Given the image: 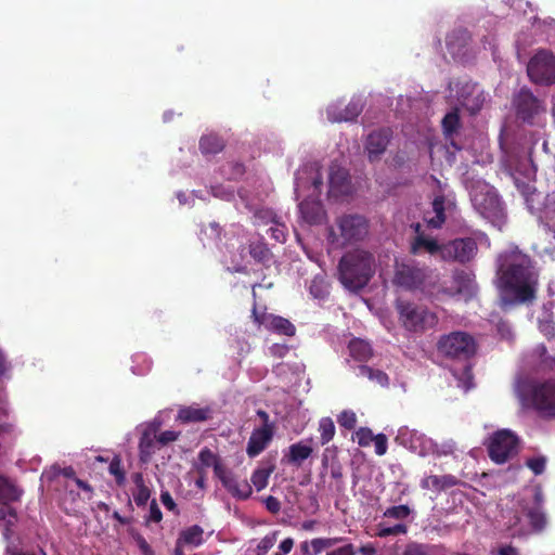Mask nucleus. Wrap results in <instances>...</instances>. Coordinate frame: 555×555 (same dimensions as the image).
I'll list each match as a JSON object with an SVG mask.
<instances>
[{
  "label": "nucleus",
  "instance_id": "obj_1",
  "mask_svg": "<svg viewBox=\"0 0 555 555\" xmlns=\"http://www.w3.org/2000/svg\"><path fill=\"white\" fill-rule=\"evenodd\" d=\"M498 274L503 288L518 304L532 302L537 298L539 273L527 254L511 247L496 258Z\"/></svg>",
  "mask_w": 555,
  "mask_h": 555
},
{
  "label": "nucleus",
  "instance_id": "obj_2",
  "mask_svg": "<svg viewBox=\"0 0 555 555\" xmlns=\"http://www.w3.org/2000/svg\"><path fill=\"white\" fill-rule=\"evenodd\" d=\"M375 273V257L364 249H353L343 255L337 274L343 286L350 292L363 289Z\"/></svg>",
  "mask_w": 555,
  "mask_h": 555
},
{
  "label": "nucleus",
  "instance_id": "obj_3",
  "mask_svg": "<svg viewBox=\"0 0 555 555\" xmlns=\"http://www.w3.org/2000/svg\"><path fill=\"white\" fill-rule=\"evenodd\" d=\"M171 409L162 410L152 421L141 424L139 451L162 450L180 440L182 436L180 430L163 429L171 420Z\"/></svg>",
  "mask_w": 555,
  "mask_h": 555
},
{
  "label": "nucleus",
  "instance_id": "obj_4",
  "mask_svg": "<svg viewBox=\"0 0 555 555\" xmlns=\"http://www.w3.org/2000/svg\"><path fill=\"white\" fill-rule=\"evenodd\" d=\"M524 404L540 417L555 418V379L532 380L522 390Z\"/></svg>",
  "mask_w": 555,
  "mask_h": 555
},
{
  "label": "nucleus",
  "instance_id": "obj_5",
  "mask_svg": "<svg viewBox=\"0 0 555 555\" xmlns=\"http://www.w3.org/2000/svg\"><path fill=\"white\" fill-rule=\"evenodd\" d=\"M437 350L448 359L468 361L477 352V343L469 333L454 331L438 339Z\"/></svg>",
  "mask_w": 555,
  "mask_h": 555
},
{
  "label": "nucleus",
  "instance_id": "obj_6",
  "mask_svg": "<svg viewBox=\"0 0 555 555\" xmlns=\"http://www.w3.org/2000/svg\"><path fill=\"white\" fill-rule=\"evenodd\" d=\"M396 308L399 320L408 331L423 332L437 323V317L424 306L398 300Z\"/></svg>",
  "mask_w": 555,
  "mask_h": 555
},
{
  "label": "nucleus",
  "instance_id": "obj_7",
  "mask_svg": "<svg viewBox=\"0 0 555 555\" xmlns=\"http://www.w3.org/2000/svg\"><path fill=\"white\" fill-rule=\"evenodd\" d=\"M516 117L525 124L535 125L538 118L546 112L545 104L532 91L524 87L512 100Z\"/></svg>",
  "mask_w": 555,
  "mask_h": 555
},
{
  "label": "nucleus",
  "instance_id": "obj_8",
  "mask_svg": "<svg viewBox=\"0 0 555 555\" xmlns=\"http://www.w3.org/2000/svg\"><path fill=\"white\" fill-rule=\"evenodd\" d=\"M527 74L535 85L551 86L555 83V54L547 50L538 51L527 65Z\"/></svg>",
  "mask_w": 555,
  "mask_h": 555
},
{
  "label": "nucleus",
  "instance_id": "obj_9",
  "mask_svg": "<svg viewBox=\"0 0 555 555\" xmlns=\"http://www.w3.org/2000/svg\"><path fill=\"white\" fill-rule=\"evenodd\" d=\"M427 279L425 268L413 261H396L392 284L405 291H416L423 287Z\"/></svg>",
  "mask_w": 555,
  "mask_h": 555
},
{
  "label": "nucleus",
  "instance_id": "obj_10",
  "mask_svg": "<svg viewBox=\"0 0 555 555\" xmlns=\"http://www.w3.org/2000/svg\"><path fill=\"white\" fill-rule=\"evenodd\" d=\"M478 253V245L473 237H457L443 243L442 260L462 264L470 262Z\"/></svg>",
  "mask_w": 555,
  "mask_h": 555
},
{
  "label": "nucleus",
  "instance_id": "obj_11",
  "mask_svg": "<svg viewBox=\"0 0 555 555\" xmlns=\"http://www.w3.org/2000/svg\"><path fill=\"white\" fill-rule=\"evenodd\" d=\"M343 243L363 240L369 231V224L364 217L359 215H346L337 220Z\"/></svg>",
  "mask_w": 555,
  "mask_h": 555
},
{
  "label": "nucleus",
  "instance_id": "obj_12",
  "mask_svg": "<svg viewBox=\"0 0 555 555\" xmlns=\"http://www.w3.org/2000/svg\"><path fill=\"white\" fill-rule=\"evenodd\" d=\"M251 318L258 326L262 325L266 330L279 335L292 337L296 333L295 325L288 319L272 313L259 314L257 312L256 304L251 311Z\"/></svg>",
  "mask_w": 555,
  "mask_h": 555
},
{
  "label": "nucleus",
  "instance_id": "obj_13",
  "mask_svg": "<svg viewBox=\"0 0 555 555\" xmlns=\"http://www.w3.org/2000/svg\"><path fill=\"white\" fill-rule=\"evenodd\" d=\"M391 130L389 128H382L372 131L364 143V151L371 163L380 159L382 155L386 152L387 146L391 139Z\"/></svg>",
  "mask_w": 555,
  "mask_h": 555
},
{
  "label": "nucleus",
  "instance_id": "obj_14",
  "mask_svg": "<svg viewBox=\"0 0 555 555\" xmlns=\"http://www.w3.org/2000/svg\"><path fill=\"white\" fill-rule=\"evenodd\" d=\"M396 442L410 451H435L437 447L430 438L408 428L399 429Z\"/></svg>",
  "mask_w": 555,
  "mask_h": 555
},
{
  "label": "nucleus",
  "instance_id": "obj_15",
  "mask_svg": "<svg viewBox=\"0 0 555 555\" xmlns=\"http://www.w3.org/2000/svg\"><path fill=\"white\" fill-rule=\"evenodd\" d=\"M212 417V410L209 406H199L196 403L191 405H179L175 422L180 424L203 423Z\"/></svg>",
  "mask_w": 555,
  "mask_h": 555
},
{
  "label": "nucleus",
  "instance_id": "obj_16",
  "mask_svg": "<svg viewBox=\"0 0 555 555\" xmlns=\"http://www.w3.org/2000/svg\"><path fill=\"white\" fill-rule=\"evenodd\" d=\"M520 447L518 436L511 429H499L492 434L487 451H516Z\"/></svg>",
  "mask_w": 555,
  "mask_h": 555
},
{
  "label": "nucleus",
  "instance_id": "obj_17",
  "mask_svg": "<svg viewBox=\"0 0 555 555\" xmlns=\"http://www.w3.org/2000/svg\"><path fill=\"white\" fill-rule=\"evenodd\" d=\"M363 111V103L360 99H351L344 107L332 105L327 108V118L333 122L353 121Z\"/></svg>",
  "mask_w": 555,
  "mask_h": 555
},
{
  "label": "nucleus",
  "instance_id": "obj_18",
  "mask_svg": "<svg viewBox=\"0 0 555 555\" xmlns=\"http://www.w3.org/2000/svg\"><path fill=\"white\" fill-rule=\"evenodd\" d=\"M220 481L227 491L234 498L246 500L251 494V487L246 479H238L231 470H221Z\"/></svg>",
  "mask_w": 555,
  "mask_h": 555
},
{
  "label": "nucleus",
  "instance_id": "obj_19",
  "mask_svg": "<svg viewBox=\"0 0 555 555\" xmlns=\"http://www.w3.org/2000/svg\"><path fill=\"white\" fill-rule=\"evenodd\" d=\"M330 194L332 196H343L350 192V177L346 169L332 166L328 175Z\"/></svg>",
  "mask_w": 555,
  "mask_h": 555
},
{
  "label": "nucleus",
  "instance_id": "obj_20",
  "mask_svg": "<svg viewBox=\"0 0 555 555\" xmlns=\"http://www.w3.org/2000/svg\"><path fill=\"white\" fill-rule=\"evenodd\" d=\"M352 441L357 442L361 448H367L374 442L375 451H387L388 439L385 434L374 435L369 427H360L352 434Z\"/></svg>",
  "mask_w": 555,
  "mask_h": 555
},
{
  "label": "nucleus",
  "instance_id": "obj_21",
  "mask_svg": "<svg viewBox=\"0 0 555 555\" xmlns=\"http://www.w3.org/2000/svg\"><path fill=\"white\" fill-rule=\"evenodd\" d=\"M442 247L437 240L426 236L425 233H418L415 235L410 243V253L414 256L427 253L431 256L439 255L442 260Z\"/></svg>",
  "mask_w": 555,
  "mask_h": 555
},
{
  "label": "nucleus",
  "instance_id": "obj_22",
  "mask_svg": "<svg viewBox=\"0 0 555 555\" xmlns=\"http://www.w3.org/2000/svg\"><path fill=\"white\" fill-rule=\"evenodd\" d=\"M274 434L273 424H262L261 427L254 429L248 441L246 451H263L272 440Z\"/></svg>",
  "mask_w": 555,
  "mask_h": 555
},
{
  "label": "nucleus",
  "instance_id": "obj_23",
  "mask_svg": "<svg viewBox=\"0 0 555 555\" xmlns=\"http://www.w3.org/2000/svg\"><path fill=\"white\" fill-rule=\"evenodd\" d=\"M22 495V490L12 483L8 478L0 475V502L3 504L0 506V519H4L8 504L10 502L18 501Z\"/></svg>",
  "mask_w": 555,
  "mask_h": 555
},
{
  "label": "nucleus",
  "instance_id": "obj_24",
  "mask_svg": "<svg viewBox=\"0 0 555 555\" xmlns=\"http://www.w3.org/2000/svg\"><path fill=\"white\" fill-rule=\"evenodd\" d=\"M453 283L457 294L468 297L474 295L477 288L474 275L464 270L454 272Z\"/></svg>",
  "mask_w": 555,
  "mask_h": 555
},
{
  "label": "nucleus",
  "instance_id": "obj_25",
  "mask_svg": "<svg viewBox=\"0 0 555 555\" xmlns=\"http://www.w3.org/2000/svg\"><path fill=\"white\" fill-rule=\"evenodd\" d=\"M470 39V34L466 28L457 27L447 35L446 43L451 53H460Z\"/></svg>",
  "mask_w": 555,
  "mask_h": 555
},
{
  "label": "nucleus",
  "instance_id": "obj_26",
  "mask_svg": "<svg viewBox=\"0 0 555 555\" xmlns=\"http://www.w3.org/2000/svg\"><path fill=\"white\" fill-rule=\"evenodd\" d=\"M441 127L443 135L448 140H452L459 133L462 127L459 107H453L444 115L441 120Z\"/></svg>",
  "mask_w": 555,
  "mask_h": 555
},
{
  "label": "nucleus",
  "instance_id": "obj_27",
  "mask_svg": "<svg viewBox=\"0 0 555 555\" xmlns=\"http://www.w3.org/2000/svg\"><path fill=\"white\" fill-rule=\"evenodd\" d=\"M460 483L461 481L452 475H431L423 479L422 487L424 489L434 488L436 491L440 492Z\"/></svg>",
  "mask_w": 555,
  "mask_h": 555
},
{
  "label": "nucleus",
  "instance_id": "obj_28",
  "mask_svg": "<svg viewBox=\"0 0 555 555\" xmlns=\"http://www.w3.org/2000/svg\"><path fill=\"white\" fill-rule=\"evenodd\" d=\"M350 357L359 362H366L373 356L371 345L360 338H353L348 345Z\"/></svg>",
  "mask_w": 555,
  "mask_h": 555
},
{
  "label": "nucleus",
  "instance_id": "obj_29",
  "mask_svg": "<svg viewBox=\"0 0 555 555\" xmlns=\"http://www.w3.org/2000/svg\"><path fill=\"white\" fill-rule=\"evenodd\" d=\"M446 198L443 195H438L434 198L431 205H433V211L435 214L434 217H425L424 220L426 221L427 225L433 229H440L442 224L446 222Z\"/></svg>",
  "mask_w": 555,
  "mask_h": 555
},
{
  "label": "nucleus",
  "instance_id": "obj_30",
  "mask_svg": "<svg viewBox=\"0 0 555 555\" xmlns=\"http://www.w3.org/2000/svg\"><path fill=\"white\" fill-rule=\"evenodd\" d=\"M248 253L250 257L258 263L269 266L272 259V253L263 241H255L248 244Z\"/></svg>",
  "mask_w": 555,
  "mask_h": 555
},
{
  "label": "nucleus",
  "instance_id": "obj_31",
  "mask_svg": "<svg viewBox=\"0 0 555 555\" xmlns=\"http://www.w3.org/2000/svg\"><path fill=\"white\" fill-rule=\"evenodd\" d=\"M224 149L223 140L214 133L205 134L199 140V150L204 155H215Z\"/></svg>",
  "mask_w": 555,
  "mask_h": 555
},
{
  "label": "nucleus",
  "instance_id": "obj_32",
  "mask_svg": "<svg viewBox=\"0 0 555 555\" xmlns=\"http://www.w3.org/2000/svg\"><path fill=\"white\" fill-rule=\"evenodd\" d=\"M203 533L204 530L202 527L193 525L180 532L177 542L181 543V545L198 546L203 543Z\"/></svg>",
  "mask_w": 555,
  "mask_h": 555
},
{
  "label": "nucleus",
  "instance_id": "obj_33",
  "mask_svg": "<svg viewBox=\"0 0 555 555\" xmlns=\"http://www.w3.org/2000/svg\"><path fill=\"white\" fill-rule=\"evenodd\" d=\"M299 210L309 223L320 222L322 206L319 202L305 199L299 204Z\"/></svg>",
  "mask_w": 555,
  "mask_h": 555
},
{
  "label": "nucleus",
  "instance_id": "obj_34",
  "mask_svg": "<svg viewBox=\"0 0 555 555\" xmlns=\"http://www.w3.org/2000/svg\"><path fill=\"white\" fill-rule=\"evenodd\" d=\"M441 551H443L442 545L411 542L405 546L402 555H437Z\"/></svg>",
  "mask_w": 555,
  "mask_h": 555
},
{
  "label": "nucleus",
  "instance_id": "obj_35",
  "mask_svg": "<svg viewBox=\"0 0 555 555\" xmlns=\"http://www.w3.org/2000/svg\"><path fill=\"white\" fill-rule=\"evenodd\" d=\"M474 202H475V205L478 206V208L480 209V212L482 215L494 212L500 205L498 195H495L493 192H490V191L487 192L483 201H480L478 198V195H476L474 197Z\"/></svg>",
  "mask_w": 555,
  "mask_h": 555
},
{
  "label": "nucleus",
  "instance_id": "obj_36",
  "mask_svg": "<svg viewBox=\"0 0 555 555\" xmlns=\"http://www.w3.org/2000/svg\"><path fill=\"white\" fill-rule=\"evenodd\" d=\"M199 465L202 467H214L215 475L220 478L222 476L221 470H227L228 468L220 462L219 457L216 453H199L198 456Z\"/></svg>",
  "mask_w": 555,
  "mask_h": 555
},
{
  "label": "nucleus",
  "instance_id": "obj_37",
  "mask_svg": "<svg viewBox=\"0 0 555 555\" xmlns=\"http://www.w3.org/2000/svg\"><path fill=\"white\" fill-rule=\"evenodd\" d=\"M273 465H268L262 466L253 473L250 480L257 491H260L267 487L268 478L273 472Z\"/></svg>",
  "mask_w": 555,
  "mask_h": 555
},
{
  "label": "nucleus",
  "instance_id": "obj_38",
  "mask_svg": "<svg viewBox=\"0 0 555 555\" xmlns=\"http://www.w3.org/2000/svg\"><path fill=\"white\" fill-rule=\"evenodd\" d=\"M318 431L320 433V442L322 446L330 442L335 435V425L331 417H322L319 422Z\"/></svg>",
  "mask_w": 555,
  "mask_h": 555
},
{
  "label": "nucleus",
  "instance_id": "obj_39",
  "mask_svg": "<svg viewBox=\"0 0 555 555\" xmlns=\"http://www.w3.org/2000/svg\"><path fill=\"white\" fill-rule=\"evenodd\" d=\"M358 375L367 377L371 380H375L382 386H385L388 384V376L385 372L380 370L372 369L367 365H360Z\"/></svg>",
  "mask_w": 555,
  "mask_h": 555
},
{
  "label": "nucleus",
  "instance_id": "obj_40",
  "mask_svg": "<svg viewBox=\"0 0 555 555\" xmlns=\"http://www.w3.org/2000/svg\"><path fill=\"white\" fill-rule=\"evenodd\" d=\"M59 475H63L64 477L73 480L76 478V473L72 466L62 468L59 464H53L43 473V476L49 480L55 479Z\"/></svg>",
  "mask_w": 555,
  "mask_h": 555
},
{
  "label": "nucleus",
  "instance_id": "obj_41",
  "mask_svg": "<svg viewBox=\"0 0 555 555\" xmlns=\"http://www.w3.org/2000/svg\"><path fill=\"white\" fill-rule=\"evenodd\" d=\"M109 473L115 477L116 483L122 486L126 481V473L121 467L119 455H115L108 467Z\"/></svg>",
  "mask_w": 555,
  "mask_h": 555
},
{
  "label": "nucleus",
  "instance_id": "obj_42",
  "mask_svg": "<svg viewBox=\"0 0 555 555\" xmlns=\"http://www.w3.org/2000/svg\"><path fill=\"white\" fill-rule=\"evenodd\" d=\"M337 423L340 427L351 430L357 425V415L351 410H344L338 414Z\"/></svg>",
  "mask_w": 555,
  "mask_h": 555
},
{
  "label": "nucleus",
  "instance_id": "obj_43",
  "mask_svg": "<svg viewBox=\"0 0 555 555\" xmlns=\"http://www.w3.org/2000/svg\"><path fill=\"white\" fill-rule=\"evenodd\" d=\"M343 539L341 538H317L311 540V547L314 550V553H321L323 550L333 547L338 544Z\"/></svg>",
  "mask_w": 555,
  "mask_h": 555
},
{
  "label": "nucleus",
  "instance_id": "obj_44",
  "mask_svg": "<svg viewBox=\"0 0 555 555\" xmlns=\"http://www.w3.org/2000/svg\"><path fill=\"white\" fill-rule=\"evenodd\" d=\"M528 517H529L531 527L535 531H541L544 529V527L546 525V518H545V515L541 511H539L538 508L530 509L528 512Z\"/></svg>",
  "mask_w": 555,
  "mask_h": 555
},
{
  "label": "nucleus",
  "instance_id": "obj_45",
  "mask_svg": "<svg viewBox=\"0 0 555 555\" xmlns=\"http://www.w3.org/2000/svg\"><path fill=\"white\" fill-rule=\"evenodd\" d=\"M411 514V509L408 505H398L387 508L384 513L385 517L395 519H404Z\"/></svg>",
  "mask_w": 555,
  "mask_h": 555
},
{
  "label": "nucleus",
  "instance_id": "obj_46",
  "mask_svg": "<svg viewBox=\"0 0 555 555\" xmlns=\"http://www.w3.org/2000/svg\"><path fill=\"white\" fill-rule=\"evenodd\" d=\"M276 542V532L266 535L258 543L255 552L256 555H266Z\"/></svg>",
  "mask_w": 555,
  "mask_h": 555
},
{
  "label": "nucleus",
  "instance_id": "obj_47",
  "mask_svg": "<svg viewBox=\"0 0 555 555\" xmlns=\"http://www.w3.org/2000/svg\"><path fill=\"white\" fill-rule=\"evenodd\" d=\"M406 532V526L404 524H397L391 527H386L379 524L378 537L398 535Z\"/></svg>",
  "mask_w": 555,
  "mask_h": 555
},
{
  "label": "nucleus",
  "instance_id": "obj_48",
  "mask_svg": "<svg viewBox=\"0 0 555 555\" xmlns=\"http://www.w3.org/2000/svg\"><path fill=\"white\" fill-rule=\"evenodd\" d=\"M546 459L544 456L529 457L526 465L535 474L541 475L545 469Z\"/></svg>",
  "mask_w": 555,
  "mask_h": 555
},
{
  "label": "nucleus",
  "instance_id": "obj_49",
  "mask_svg": "<svg viewBox=\"0 0 555 555\" xmlns=\"http://www.w3.org/2000/svg\"><path fill=\"white\" fill-rule=\"evenodd\" d=\"M311 453H285L282 463L291 464L299 467L304 461H306Z\"/></svg>",
  "mask_w": 555,
  "mask_h": 555
},
{
  "label": "nucleus",
  "instance_id": "obj_50",
  "mask_svg": "<svg viewBox=\"0 0 555 555\" xmlns=\"http://www.w3.org/2000/svg\"><path fill=\"white\" fill-rule=\"evenodd\" d=\"M150 495V489L147 487H141L133 494V500L138 506H144L147 503Z\"/></svg>",
  "mask_w": 555,
  "mask_h": 555
},
{
  "label": "nucleus",
  "instance_id": "obj_51",
  "mask_svg": "<svg viewBox=\"0 0 555 555\" xmlns=\"http://www.w3.org/2000/svg\"><path fill=\"white\" fill-rule=\"evenodd\" d=\"M162 518H163L162 512H160L156 501L153 500L150 505L149 520L154 521V522H159L162 520Z\"/></svg>",
  "mask_w": 555,
  "mask_h": 555
},
{
  "label": "nucleus",
  "instance_id": "obj_52",
  "mask_svg": "<svg viewBox=\"0 0 555 555\" xmlns=\"http://www.w3.org/2000/svg\"><path fill=\"white\" fill-rule=\"evenodd\" d=\"M5 555H46L42 550L37 551H23L17 547H8Z\"/></svg>",
  "mask_w": 555,
  "mask_h": 555
},
{
  "label": "nucleus",
  "instance_id": "obj_53",
  "mask_svg": "<svg viewBox=\"0 0 555 555\" xmlns=\"http://www.w3.org/2000/svg\"><path fill=\"white\" fill-rule=\"evenodd\" d=\"M264 503H266V507L269 512L273 513V514H276L280 512L281 509V503L280 501L272 496V495H269L266 500H264Z\"/></svg>",
  "mask_w": 555,
  "mask_h": 555
},
{
  "label": "nucleus",
  "instance_id": "obj_54",
  "mask_svg": "<svg viewBox=\"0 0 555 555\" xmlns=\"http://www.w3.org/2000/svg\"><path fill=\"white\" fill-rule=\"evenodd\" d=\"M160 501L169 511H175L177 505L168 491H163L160 494Z\"/></svg>",
  "mask_w": 555,
  "mask_h": 555
},
{
  "label": "nucleus",
  "instance_id": "obj_55",
  "mask_svg": "<svg viewBox=\"0 0 555 555\" xmlns=\"http://www.w3.org/2000/svg\"><path fill=\"white\" fill-rule=\"evenodd\" d=\"M326 555H354L353 545L346 544V545L338 547L332 552H328Z\"/></svg>",
  "mask_w": 555,
  "mask_h": 555
},
{
  "label": "nucleus",
  "instance_id": "obj_56",
  "mask_svg": "<svg viewBox=\"0 0 555 555\" xmlns=\"http://www.w3.org/2000/svg\"><path fill=\"white\" fill-rule=\"evenodd\" d=\"M513 453H489L490 459L498 465H502L509 461Z\"/></svg>",
  "mask_w": 555,
  "mask_h": 555
},
{
  "label": "nucleus",
  "instance_id": "obj_57",
  "mask_svg": "<svg viewBox=\"0 0 555 555\" xmlns=\"http://www.w3.org/2000/svg\"><path fill=\"white\" fill-rule=\"evenodd\" d=\"M135 540L138 542L140 550L143 552L144 555H153L154 554L150 544L146 542V540L142 535H138Z\"/></svg>",
  "mask_w": 555,
  "mask_h": 555
},
{
  "label": "nucleus",
  "instance_id": "obj_58",
  "mask_svg": "<svg viewBox=\"0 0 555 555\" xmlns=\"http://www.w3.org/2000/svg\"><path fill=\"white\" fill-rule=\"evenodd\" d=\"M461 104L463 106H465L468 111H470V113L475 114L476 112H478L480 109V103L479 102H476L474 105H469L468 102H467V99L463 96V94L460 95L459 98Z\"/></svg>",
  "mask_w": 555,
  "mask_h": 555
},
{
  "label": "nucleus",
  "instance_id": "obj_59",
  "mask_svg": "<svg viewBox=\"0 0 555 555\" xmlns=\"http://www.w3.org/2000/svg\"><path fill=\"white\" fill-rule=\"evenodd\" d=\"M293 546H294V540L292 538H287L281 542L279 547L283 554H287L292 551Z\"/></svg>",
  "mask_w": 555,
  "mask_h": 555
},
{
  "label": "nucleus",
  "instance_id": "obj_60",
  "mask_svg": "<svg viewBox=\"0 0 555 555\" xmlns=\"http://www.w3.org/2000/svg\"><path fill=\"white\" fill-rule=\"evenodd\" d=\"M498 555H519L518 550L512 545H505L499 548Z\"/></svg>",
  "mask_w": 555,
  "mask_h": 555
},
{
  "label": "nucleus",
  "instance_id": "obj_61",
  "mask_svg": "<svg viewBox=\"0 0 555 555\" xmlns=\"http://www.w3.org/2000/svg\"><path fill=\"white\" fill-rule=\"evenodd\" d=\"M74 481L77 485V487L80 488L82 491L88 492L90 494L93 493V488L87 481L77 477L74 479Z\"/></svg>",
  "mask_w": 555,
  "mask_h": 555
},
{
  "label": "nucleus",
  "instance_id": "obj_62",
  "mask_svg": "<svg viewBox=\"0 0 555 555\" xmlns=\"http://www.w3.org/2000/svg\"><path fill=\"white\" fill-rule=\"evenodd\" d=\"M300 552L302 555H318L311 547V542L305 541L300 544Z\"/></svg>",
  "mask_w": 555,
  "mask_h": 555
},
{
  "label": "nucleus",
  "instance_id": "obj_63",
  "mask_svg": "<svg viewBox=\"0 0 555 555\" xmlns=\"http://www.w3.org/2000/svg\"><path fill=\"white\" fill-rule=\"evenodd\" d=\"M272 353L278 357H283L285 352L287 351V348L284 346L274 345L272 348Z\"/></svg>",
  "mask_w": 555,
  "mask_h": 555
},
{
  "label": "nucleus",
  "instance_id": "obj_64",
  "mask_svg": "<svg viewBox=\"0 0 555 555\" xmlns=\"http://www.w3.org/2000/svg\"><path fill=\"white\" fill-rule=\"evenodd\" d=\"M546 218L548 220L550 227L555 232V209L554 210H547Z\"/></svg>",
  "mask_w": 555,
  "mask_h": 555
}]
</instances>
